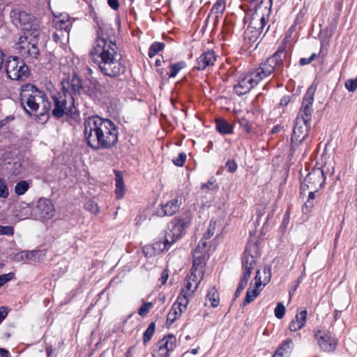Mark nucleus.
<instances>
[{
	"label": "nucleus",
	"instance_id": "nucleus-11",
	"mask_svg": "<svg viewBox=\"0 0 357 357\" xmlns=\"http://www.w3.org/2000/svg\"><path fill=\"white\" fill-rule=\"evenodd\" d=\"M260 256L259 247L257 242L246 246L241 258L242 268L244 269L241 277L250 279L252 271L257 264V258Z\"/></svg>",
	"mask_w": 357,
	"mask_h": 357
},
{
	"label": "nucleus",
	"instance_id": "nucleus-64",
	"mask_svg": "<svg viewBox=\"0 0 357 357\" xmlns=\"http://www.w3.org/2000/svg\"><path fill=\"white\" fill-rule=\"evenodd\" d=\"M269 17H266V15H265L264 13H262V16L260 18V26L259 28H257V29H259V31H262L263 29L264 28L265 25L267 24Z\"/></svg>",
	"mask_w": 357,
	"mask_h": 357
},
{
	"label": "nucleus",
	"instance_id": "nucleus-63",
	"mask_svg": "<svg viewBox=\"0 0 357 357\" xmlns=\"http://www.w3.org/2000/svg\"><path fill=\"white\" fill-rule=\"evenodd\" d=\"M52 37H53L54 40L56 43H58L61 41V38L66 37V35L64 33L61 32V31H57L56 29V31L54 33H53Z\"/></svg>",
	"mask_w": 357,
	"mask_h": 357
},
{
	"label": "nucleus",
	"instance_id": "nucleus-15",
	"mask_svg": "<svg viewBox=\"0 0 357 357\" xmlns=\"http://www.w3.org/2000/svg\"><path fill=\"white\" fill-rule=\"evenodd\" d=\"M54 212L55 208L50 199L40 198L38 200L34 213L39 218L49 220L54 216Z\"/></svg>",
	"mask_w": 357,
	"mask_h": 357
},
{
	"label": "nucleus",
	"instance_id": "nucleus-31",
	"mask_svg": "<svg viewBox=\"0 0 357 357\" xmlns=\"http://www.w3.org/2000/svg\"><path fill=\"white\" fill-rule=\"evenodd\" d=\"M187 66L186 62L185 61H180L177 63H171L169 66V73H167V75L169 78L175 77L178 72L185 68Z\"/></svg>",
	"mask_w": 357,
	"mask_h": 357
},
{
	"label": "nucleus",
	"instance_id": "nucleus-45",
	"mask_svg": "<svg viewBox=\"0 0 357 357\" xmlns=\"http://www.w3.org/2000/svg\"><path fill=\"white\" fill-rule=\"evenodd\" d=\"M319 190H310L308 194V199L307 202H305L303 208H305L307 211H310L313 206V199L315 198V193L318 192Z\"/></svg>",
	"mask_w": 357,
	"mask_h": 357
},
{
	"label": "nucleus",
	"instance_id": "nucleus-6",
	"mask_svg": "<svg viewBox=\"0 0 357 357\" xmlns=\"http://www.w3.org/2000/svg\"><path fill=\"white\" fill-rule=\"evenodd\" d=\"M40 32L22 33L15 45V48L20 56L27 60L37 59L40 55L38 47Z\"/></svg>",
	"mask_w": 357,
	"mask_h": 357
},
{
	"label": "nucleus",
	"instance_id": "nucleus-8",
	"mask_svg": "<svg viewBox=\"0 0 357 357\" xmlns=\"http://www.w3.org/2000/svg\"><path fill=\"white\" fill-rule=\"evenodd\" d=\"M10 16L13 24L22 33L41 32L40 21L31 13L15 8L10 11Z\"/></svg>",
	"mask_w": 357,
	"mask_h": 357
},
{
	"label": "nucleus",
	"instance_id": "nucleus-28",
	"mask_svg": "<svg viewBox=\"0 0 357 357\" xmlns=\"http://www.w3.org/2000/svg\"><path fill=\"white\" fill-rule=\"evenodd\" d=\"M188 294L185 289H182L178 296L176 298V302L173 305H176V308L178 309L179 313H183L187 308L189 303Z\"/></svg>",
	"mask_w": 357,
	"mask_h": 357
},
{
	"label": "nucleus",
	"instance_id": "nucleus-14",
	"mask_svg": "<svg viewBox=\"0 0 357 357\" xmlns=\"http://www.w3.org/2000/svg\"><path fill=\"white\" fill-rule=\"evenodd\" d=\"M315 91L316 87L312 85L307 88L303 98L301 107L296 119L305 122H311L313 112L312 105Z\"/></svg>",
	"mask_w": 357,
	"mask_h": 357
},
{
	"label": "nucleus",
	"instance_id": "nucleus-39",
	"mask_svg": "<svg viewBox=\"0 0 357 357\" xmlns=\"http://www.w3.org/2000/svg\"><path fill=\"white\" fill-rule=\"evenodd\" d=\"M244 77L246 79L248 86H250V90L257 86L261 79H263L261 76H257L256 71L252 73L251 75H248Z\"/></svg>",
	"mask_w": 357,
	"mask_h": 357
},
{
	"label": "nucleus",
	"instance_id": "nucleus-50",
	"mask_svg": "<svg viewBox=\"0 0 357 357\" xmlns=\"http://www.w3.org/2000/svg\"><path fill=\"white\" fill-rule=\"evenodd\" d=\"M301 321H303L302 323L301 322V324L291 320L289 325V329L292 332H296L301 329L305 326V320L304 318H301Z\"/></svg>",
	"mask_w": 357,
	"mask_h": 357
},
{
	"label": "nucleus",
	"instance_id": "nucleus-22",
	"mask_svg": "<svg viewBox=\"0 0 357 357\" xmlns=\"http://www.w3.org/2000/svg\"><path fill=\"white\" fill-rule=\"evenodd\" d=\"M115 175V195L118 199H122L125 193V184L122 172L114 169Z\"/></svg>",
	"mask_w": 357,
	"mask_h": 357
},
{
	"label": "nucleus",
	"instance_id": "nucleus-47",
	"mask_svg": "<svg viewBox=\"0 0 357 357\" xmlns=\"http://www.w3.org/2000/svg\"><path fill=\"white\" fill-rule=\"evenodd\" d=\"M152 307L153 303L151 302L144 303L143 305L139 308V315L142 317H145L149 312Z\"/></svg>",
	"mask_w": 357,
	"mask_h": 357
},
{
	"label": "nucleus",
	"instance_id": "nucleus-55",
	"mask_svg": "<svg viewBox=\"0 0 357 357\" xmlns=\"http://www.w3.org/2000/svg\"><path fill=\"white\" fill-rule=\"evenodd\" d=\"M14 234V228L12 226L0 225V235L11 236Z\"/></svg>",
	"mask_w": 357,
	"mask_h": 357
},
{
	"label": "nucleus",
	"instance_id": "nucleus-18",
	"mask_svg": "<svg viewBox=\"0 0 357 357\" xmlns=\"http://www.w3.org/2000/svg\"><path fill=\"white\" fill-rule=\"evenodd\" d=\"M45 253L41 250L23 251L17 255V257L24 261H32L38 262L44 259Z\"/></svg>",
	"mask_w": 357,
	"mask_h": 357
},
{
	"label": "nucleus",
	"instance_id": "nucleus-21",
	"mask_svg": "<svg viewBox=\"0 0 357 357\" xmlns=\"http://www.w3.org/2000/svg\"><path fill=\"white\" fill-rule=\"evenodd\" d=\"M294 348V344L291 339L287 338L282 342L276 351V356L279 357H290Z\"/></svg>",
	"mask_w": 357,
	"mask_h": 357
},
{
	"label": "nucleus",
	"instance_id": "nucleus-2",
	"mask_svg": "<svg viewBox=\"0 0 357 357\" xmlns=\"http://www.w3.org/2000/svg\"><path fill=\"white\" fill-rule=\"evenodd\" d=\"M61 90L52 95L54 108L52 115L60 119L65 114H72L75 109L73 95L79 94L83 90L81 79L75 74L71 78L68 77L61 81Z\"/></svg>",
	"mask_w": 357,
	"mask_h": 357
},
{
	"label": "nucleus",
	"instance_id": "nucleus-29",
	"mask_svg": "<svg viewBox=\"0 0 357 357\" xmlns=\"http://www.w3.org/2000/svg\"><path fill=\"white\" fill-rule=\"evenodd\" d=\"M250 87L246 82L245 77L240 79L238 84L234 85V91L236 94L241 96L250 91Z\"/></svg>",
	"mask_w": 357,
	"mask_h": 357
},
{
	"label": "nucleus",
	"instance_id": "nucleus-40",
	"mask_svg": "<svg viewBox=\"0 0 357 357\" xmlns=\"http://www.w3.org/2000/svg\"><path fill=\"white\" fill-rule=\"evenodd\" d=\"M204 266V264L203 262V258L202 257H194L192 266L191 268V275L196 278L195 274H194V271H197L200 269V272H203V268Z\"/></svg>",
	"mask_w": 357,
	"mask_h": 357
},
{
	"label": "nucleus",
	"instance_id": "nucleus-32",
	"mask_svg": "<svg viewBox=\"0 0 357 357\" xmlns=\"http://www.w3.org/2000/svg\"><path fill=\"white\" fill-rule=\"evenodd\" d=\"M273 0H261L260 2L255 6V13L257 10H263V13L269 17L272 11Z\"/></svg>",
	"mask_w": 357,
	"mask_h": 357
},
{
	"label": "nucleus",
	"instance_id": "nucleus-41",
	"mask_svg": "<svg viewBox=\"0 0 357 357\" xmlns=\"http://www.w3.org/2000/svg\"><path fill=\"white\" fill-rule=\"evenodd\" d=\"M245 277H246V275L245 277H241V278L240 282H239V283L238 284V287L236 288V292H235V294H234V297L233 298V302L234 301H236V299L238 297L240 296L241 294L242 293V291H243V289L246 287L249 279H247V278H245Z\"/></svg>",
	"mask_w": 357,
	"mask_h": 357
},
{
	"label": "nucleus",
	"instance_id": "nucleus-1",
	"mask_svg": "<svg viewBox=\"0 0 357 357\" xmlns=\"http://www.w3.org/2000/svg\"><path fill=\"white\" fill-rule=\"evenodd\" d=\"M116 54L115 42L110 41L107 48L104 49L103 40H99L97 47H93L91 51V60L98 66L104 75L117 77L125 73L126 67L121 59H116Z\"/></svg>",
	"mask_w": 357,
	"mask_h": 357
},
{
	"label": "nucleus",
	"instance_id": "nucleus-58",
	"mask_svg": "<svg viewBox=\"0 0 357 357\" xmlns=\"http://www.w3.org/2000/svg\"><path fill=\"white\" fill-rule=\"evenodd\" d=\"M307 314V312L306 309H304V310H301L299 313H298L292 320L301 324V323L303 322L301 321V318H304L305 324Z\"/></svg>",
	"mask_w": 357,
	"mask_h": 357
},
{
	"label": "nucleus",
	"instance_id": "nucleus-27",
	"mask_svg": "<svg viewBox=\"0 0 357 357\" xmlns=\"http://www.w3.org/2000/svg\"><path fill=\"white\" fill-rule=\"evenodd\" d=\"M109 30V25L108 24H105L101 27H99L96 29V40L95 41V44L93 47H97L99 44V40H103L104 42V49L107 48V38L108 36Z\"/></svg>",
	"mask_w": 357,
	"mask_h": 357
},
{
	"label": "nucleus",
	"instance_id": "nucleus-17",
	"mask_svg": "<svg viewBox=\"0 0 357 357\" xmlns=\"http://www.w3.org/2000/svg\"><path fill=\"white\" fill-rule=\"evenodd\" d=\"M216 61V55L213 50L203 52L197 59V64L194 68L198 70H204L207 67L213 66Z\"/></svg>",
	"mask_w": 357,
	"mask_h": 357
},
{
	"label": "nucleus",
	"instance_id": "nucleus-52",
	"mask_svg": "<svg viewBox=\"0 0 357 357\" xmlns=\"http://www.w3.org/2000/svg\"><path fill=\"white\" fill-rule=\"evenodd\" d=\"M345 88L350 92H354L357 89V77L349 79L345 82Z\"/></svg>",
	"mask_w": 357,
	"mask_h": 357
},
{
	"label": "nucleus",
	"instance_id": "nucleus-51",
	"mask_svg": "<svg viewBox=\"0 0 357 357\" xmlns=\"http://www.w3.org/2000/svg\"><path fill=\"white\" fill-rule=\"evenodd\" d=\"M143 254L146 257H151L158 255L152 245H145L142 249Z\"/></svg>",
	"mask_w": 357,
	"mask_h": 357
},
{
	"label": "nucleus",
	"instance_id": "nucleus-34",
	"mask_svg": "<svg viewBox=\"0 0 357 357\" xmlns=\"http://www.w3.org/2000/svg\"><path fill=\"white\" fill-rule=\"evenodd\" d=\"M31 181H20L17 182L15 186V192L17 195L21 196L24 195L30 188Z\"/></svg>",
	"mask_w": 357,
	"mask_h": 357
},
{
	"label": "nucleus",
	"instance_id": "nucleus-20",
	"mask_svg": "<svg viewBox=\"0 0 357 357\" xmlns=\"http://www.w3.org/2000/svg\"><path fill=\"white\" fill-rule=\"evenodd\" d=\"M215 130L222 135H228L234 133V126L224 118H218L215 121Z\"/></svg>",
	"mask_w": 357,
	"mask_h": 357
},
{
	"label": "nucleus",
	"instance_id": "nucleus-57",
	"mask_svg": "<svg viewBox=\"0 0 357 357\" xmlns=\"http://www.w3.org/2000/svg\"><path fill=\"white\" fill-rule=\"evenodd\" d=\"M304 278V274L302 273L298 279L294 282V284L291 287V290L289 291V295L291 296L294 294V292L296 291L297 288L300 285V284L302 282Z\"/></svg>",
	"mask_w": 357,
	"mask_h": 357
},
{
	"label": "nucleus",
	"instance_id": "nucleus-46",
	"mask_svg": "<svg viewBox=\"0 0 357 357\" xmlns=\"http://www.w3.org/2000/svg\"><path fill=\"white\" fill-rule=\"evenodd\" d=\"M286 312V308L282 303H278L274 310V314L276 318L281 319L284 317Z\"/></svg>",
	"mask_w": 357,
	"mask_h": 357
},
{
	"label": "nucleus",
	"instance_id": "nucleus-42",
	"mask_svg": "<svg viewBox=\"0 0 357 357\" xmlns=\"http://www.w3.org/2000/svg\"><path fill=\"white\" fill-rule=\"evenodd\" d=\"M238 122L241 128L245 131L247 134L251 135L254 132L253 127L245 118L239 119Z\"/></svg>",
	"mask_w": 357,
	"mask_h": 357
},
{
	"label": "nucleus",
	"instance_id": "nucleus-33",
	"mask_svg": "<svg viewBox=\"0 0 357 357\" xmlns=\"http://www.w3.org/2000/svg\"><path fill=\"white\" fill-rule=\"evenodd\" d=\"M226 3L225 0H216V2L212 6L210 13L208 16L209 17L212 14H217L222 15L224 11L225 10Z\"/></svg>",
	"mask_w": 357,
	"mask_h": 357
},
{
	"label": "nucleus",
	"instance_id": "nucleus-49",
	"mask_svg": "<svg viewBox=\"0 0 357 357\" xmlns=\"http://www.w3.org/2000/svg\"><path fill=\"white\" fill-rule=\"evenodd\" d=\"M215 179L214 178V177H211L208 179V181L205 183H202V185H201V189L202 190H205V189H208V190H217L218 188V186L217 184H215Z\"/></svg>",
	"mask_w": 357,
	"mask_h": 357
},
{
	"label": "nucleus",
	"instance_id": "nucleus-54",
	"mask_svg": "<svg viewBox=\"0 0 357 357\" xmlns=\"http://www.w3.org/2000/svg\"><path fill=\"white\" fill-rule=\"evenodd\" d=\"M8 195V189L5 181L0 178V197L7 198Z\"/></svg>",
	"mask_w": 357,
	"mask_h": 357
},
{
	"label": "nucleus",
	"instance_id": "nucleus-48",
	"mask_svg": "<svg viewBox=\"0 0 357 357\" xmlns=\"http://www.w3.org/2000/svg\"><path fill=\"white\" fill-rule=\"evenodd\" d=\"M187 155L184 152L179 153L176 158H174L172 160V162L174 165L177 167H183L185 160Z\"/></svg>",
	"mask_w": 357,
	"mask_h": 357
},
{
	"label": "nucleus",
	"instance_id": "nucleus-37",
	"mask_svg": "<svg viewBox=\"0 0 357 357\" xmlns=\"http://www.w3.org/2000/svg\"><path fill=\"white\" fill-rule=\"evenodd\" d=\"M261 290L254 289L250 290V289H248L245 294V297L244 298V301L243 302V305L245 306L246 305L252 302L255 298H257L259 294H260Z\"/></svg>",
	"mask_w": 357,
	"mask_h": 357
},
{
	"label": "nucleus",
	"instance_id": "nucleus-30",
	"mask_svg": "<svg viewBox=\"0 0 357 357\" xmlns=\"http://www.w3.org/2000/svg\"><path fill=\"white\" fill-rule=\"evenodd\" d=\"M206 298L211 302V305L213 307H216L219 305V293L215 287H212L208 290Z\"/></svg>",
	"mask_w": 357,
	"mask_h": 357
},
{
	"label": "nucleus",
	"instance_id": "nucleus-16",
	"mask_svg": "<svg viewBox=\"0 0 357 357\" xmlns=\"http://www.w3.org/2000/svg\"><path fill=\"white\" fill-rule=\"evenodd\" d=\"M310 128V122L296 119L291 140L293 142L297 140L298 142H303L308 137Z\"/></svg>",
	"mask_w": 357,
	"mask_h": 357
},
{
	"label": "nucleus",
	"instance_id": "nucleus-13",
	"mask_svg": "<svg viewBox=\"0 0 357 357\" xmlns=\"http://www.w3.org/2000/svg\"><path fill=\"white\" fill-rule=\"evenodd\" d=\"M185 196L182 193H178L174 197H172L166 203H161L159 205L160 208H156L153 216L156 215L160 218L172 216L179 211L181 205L185 202Z\"/></svg>",
	"mask_w": 357,
	"mask_h": 357
},
{
	"label": "nucleus",
	"instance_id": "nucleus-53",
	"mask_svg": "<svg viewBox=\"0 0 357 357\" xmlns=\"http://www.w3.org/2000/svg\"><path fill=\"white\" fill-rule=\"evenodd\" d=\"M225 167L228 172L234 173L237 170L238 165L235 160H229L225 164Z\"/></svg>",
	"mask_w": 357,
	"mask_h": 357
},
{
	"label": "nucleus",
	"instance_id": "nucleus-38",
	"mask_svg": "<svg viewBox=\"0 0 357 357\" xmlns=\"http://www.w3.org/2000/svg\"><path fill=\"white\" fill-rule=\"evenodd\" d=\"M182 313H179V310L176 308V305H172V308L167 317V324L172 325Z\"/></svg>",
	"mask_w": 357,
	"mask_h": 357
},
{
	"label": "nucleus",
	"instance_id": "nucleus-12",
	"mask_svg": "<svg viewBox=\"0 0 357 357\" xmlns=\"http://www.w3.org/2000/svg\"><path fill=\"white\" fill-rule=\"evenodd\" d=\"M313 336L321 351L334 352L338 344V340L327 329H314Z\"/></svg>",
	"mask_w": 357,
	"mask_h": 357
},
{
	"label": "nucleus",
	"instance_id": "nucleus-61",
	"mask_svg": "<svg viewBox=\"0 0 357 357\" xmlns=\"http://www.w3.org/2000/svg\"><path fill=\"white\" fill-rule=\"evenodd\" d=\"M12 174L14 175H18L22 172V163L20 161H17L13 163L11 169Z\"/></svg>",
	"mask_w": 357,
	"mask_h": 357
},
{
	"label": "nucleus",
	"instance_id": "nucleus-10",
	"mask_svg": "<svg viewBox=\"0 0 357 357\" xmlns=\"http://www.w3.org/2000/svg\"><path fill=\"white\" fill-rule=\"evenodd\" d=\"M4 67L7 77L12 80L24 81L29 77L28 66L17 56L9 57Z\"/></svg>",
	"mask_w": 357,
	"mask_h": 357
},
{
	"label": "nucleus",
	"instance_id": "nucleus-59",
	"mask_svg": "<svg viewBox=\"0 0 357 357\" xmlns=\"http://www.w3.org/2000/svg\"><path fill=\"white\" fill-rule=\"evenodd\" d=\"M265 214V208L264 207H259L256 209L255 215L257 216L255 224L257 225H259L260 224V220L262 218V216Z\"/></svg>",
	"mask_w": 357,
	"mask_h": 357
},
{
	"label": "nucleus",
	"instance_id": "nucleus-35",
	"mask_svg": "<svg viewBox=\"0 0 357 357\" xmlns=\"http://www.w3.org/2000/svg\"><path fill=\"white\" fill-rule=\"evenodd\" d=\"M165 44L162 42L153 43L149 48L148 56L150 58H153L160 51H162L165 48Z\"/></svg>",
	"mask_w": 357,
	"mask_h": 357
},
{
	"label": "nucleus",
	"instance_id": "nucleus-43",
	"mask_svg": "<svg viewBox=\"0 0 357 357\" xmlns=\"http://www.w3.org/2000/svg\"><path fill=\"white\" fill-rule=\"evenodd\" d=\"M91 17L93 18V22L96 23V25L94 26L96 29H98L99 27L105 26V24H107L102 17H100L99 16H98L97 13L93 10V8H92L91 5Z\"/></svg>",
	"mask_w": 357,
	"mask_h": 357
},
{
	"label": "nucleus",
	"instance_id": "nucleus-23",
	"mask_svg": "<svg viewBox=\"0 0 357 357\" xmlns=\"http://www.w3.org/2000/svg\"><path fill=\"white\" fill-rule=\"evenodd\" d=\"M156 344L157 345L161 346V347H163L164 349L170 353L174 351L176 347V338L174 334L169 333L165 335Z\"/></svg>",
	"mask_w": 357,
	"mask_h": 357
},
{
	"label": "nucleus",
	"instance_id": "nucleus-4",
	"mask_svg": "<svg viewBox=\"0 0 357 357\" xmlns=\"http://www.w3.org/2000/svg\"><path fill=\"white\" fill-rule=\"evenodd\" d=\"M20 97V104L26 113L45 116L51 110L52 104L46 93L32 84L22 86Z\"/></svg>",
	"mask_w": 357,
	"mask_h": 357
},
{
	"label": "nucleus",
	"instance_id": "nucleus-44",
	"mask_svg": "<svg viewBox=\"0 0 357 357\" xmlns=\"http://www.w3.org/2000/svg\"><path fill=\"white\" fill-rule=\"evenodd\" d=\"M154 347L155 349L152 353L153 357H169L170 353L164 349L163 347L157 345V344H155Z\"/></svg>",
	"mask_w": 357,
	"mask_h": 357
},
{
	"label": "nucleus",
	"instance_id": "nucleus-26",
	"mask_svg": "<svg viewBox=\"0 0 357 357\" xmlns=\"http://www.w3.org/2000/svg\"><path fill=\"white\" fill-rule=\"evenodd\" d=\"M54 26L57 31L64 33L66 37L68 38L72 24L68 17L57 19L54 22Z\"/></svg>",
	"mask_w": 357,
	"mask_h": 357
},
{
	"label": "nucleus",
	"instance_id": "nucleus-25",
	"mask_svg": "<svg viewBox=\"0 0 357 357\" xmlns=\"http://www.w3.org/2000/svg\"><path fill=\"white\" fill-rule=\"evenodd\" d=\"M172 245L173 243L170 242L165 235L162 237H160L158 241L152 244L158 255L168 251Z\"/></svg>",
	"mask_w": 357,
	"mask_h": 357
},
{
	"label": "nucleus",
	"instance_id": "nucleus-19",
	"mask_svg": "<svg viewBox=\"0 0 357 357\" xmlns=\"http://www.w3.org/2000/svg\"><path fill=\"white\" fill-rule=\"evenodd\" d=\"M253 17L251 20L250 24L248 26L246 30L244 32V39L246 43L252 46L259 37L260 36L261 31L257 29V27L252 26Z\"/></svg>",
	"mask_w": 357,
	"mask_h": 357
},
{
	"label": "nucleus",
	"instance_id": "nucleus-56",
	"mask_svg": "<svg viewBox=\"0 0 357 357\" xmlns=\"http://www.w3.org/2000/svg\"><path fill=\"white\" fill-rule=\"evenodd\" d=\"M13 273H9L7 274H3L0 275V287L3 286L6 282L10 281L14 278Z\"/></svg>",
	"mask_w": 357,
	"mask_h": 357
},
{
	"label": "nucleus",
	"instance_id": "nucleus-60",
	"mask_svg": "<svg viewBox=\"0 0 357 357\" xmlns=\"http://www.w3.org/2000/svg\"><path fill=\"white\" fill-rule=\"evenodd\" d=\"M264 273L266 275L264 278V285L267 284L271 278V268L268 265H266L264 267Z\"/></svg>",
	"mask_w": 357,
	"mask_h": 357
},
{
	"label": "nucleus",
	"instance_id": "nucleus-7",
	"mask_svg": "<svg viewBox=\"0 0 357 357\" xmlns=\"http://www.w3.org/2000/svg\"><path fill=\"white\" fill-rule=\"evenodd\" d=\"M192 220L191 213L188 210L175 216L168 223L165 235L174 244L185 235L187 229L192 224Z\"/></svg>",
	"mask_w": 357,
	"mask_h": 357
},
{
	"label": "nucleus",
	"instance_id": "nucleus-9",
	"mask_svg": "<svg viewBox=\"0 0 357 357\" xmlns=\"http://www.w3.org/2000/svg\"><path fill=\"white\" fill-rule=\"evenodd\" d=\"M326 175L321 167H314L303 181H301L300 194L304 195L307 190H319L324 187Z\"/></svg>",
	"mask_w": 357,
	"mask_h": 357
},
{
	"label": "nucleus",
	"instance_id": "nucleus-36",
	"mask_svg": "<svg viewBox=\"0 0 357 357\" xmlns=\"http://www.w3.org/2000/svg\"><path fill=\"white\" fill-rule=\"evenodd\" d=\"M155 330V323L152 321L143 333V343L146 345L151 340Z\"/></svg>",
	"mask_w": 357,
	"mask_h": 357
},
{
	"label": "nucleus",
	"instance_id": "nucleus-24",
	"mask_svg": "<svg viewBox=\"0 0 357 357\" xmlns=\"http://www.w3.org/2000/svg\"><path fill=\"white\" fill-rule=\"evenodd\" d=\"M90 82L91 87L93 86V89H91V98L93 99L97 104H100L103 98L102 88L98 81L93 77H91Z\"/></svg>",
	"mask_w": 357,
	"mask_h": 357
},
{
	"label": "nucleus",
	"instance_id": "nucleus-62",
	"mask_svg": "<svg viewBox=\"0 0 357 357\" xmlns=\"http://www.w3.org/2000/svg\"><path fill=\"white\" fill-rule=\"evenodd\" d=\"M206 241V239H204L203 238H201L197 246L195 248V252H202V250L204 249L207 245Z\"/></svg>",
	"mask_w": 357,
	"mask_h": 357
},
{
	"label": "nucleus",
	"instance_id": "nucleus-5",
	"mask_svg": "<svg viewBox=\"0 0 357 357\" xmlns=\"http://www.w3.org/2000/svg\"><path fill=\"white\" fill-rule=\"evenodd\" d=\"M287 55L285 47L280 46L271 56L256 69L257 76H261L264 79L274 72L278 75L282 74L284 65L285 64L287 68L290 66V61H285Z\"/></svg>",
	"mask_w": 357,
	"mask_h": 357
},
{
	"label": "nucleus",
	"instance_id": "nucleus-3",
	"mask_svg": "<svg viewBox=\"0 0 357 357\" xmlns=\"http://www.w3.org/2000/svg\"><path fill=\"white\" fill-rule=\"evenodd\" d=\"M91 137L94 132L97 143L91 144V149L93 150L110 149L118 142V128L109 119H103L97 115L91 116Z\"/></svg>",
	"mask_w": 357,
	"mask_h": 357
}]
</instances>
